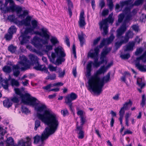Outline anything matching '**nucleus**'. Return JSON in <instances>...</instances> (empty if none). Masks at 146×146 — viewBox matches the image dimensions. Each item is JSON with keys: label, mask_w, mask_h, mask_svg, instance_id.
<instances>
[{"label": "nucleus", "mask_w": 146, "mask_h": 146, "mask_svg": "<svg viewBox=\"0 0 146 146\" xmlns=\"http://www.w3.org/2000/svg\"><path fill=\"white\" fill-rule=\"evenodd\" d=\"M106 56L101 54L100 58L101 60L100 62L102 64L104 63V62H106V64L107 63V61L106 60Z\"/></svg>", "instance_id": "obj_56"}, {"label": "nucleus", "mask_w": 146, "mask_h": 146, "mask_svg": "<svg viewBox=\"0 0 146 146\" xmlns=\"http://www.w3.org/2000/svg\"><path fill=\"white\" fill-rule=\"evenodd\" d=\"M13 67V75L16 77H18L20 73V71L19 70L21 69V68L18 64L14 65Z\"/></svg>", "instance_id": "obj_21"}, {"label": "nucleus", "mask_w": 146, "mask_h": 146, "mask_svg": "<svg viewBox=\"0 0 146 146\" xmlns=\"http://www.w3.org/2000/svg\"><path fill=\"white\" fill-rule=\"evenodd\" d=\"M126 24H123L117 31L116 36L117 38L119 39H124V36L122 35L126 31Z\"/></svg>", "instance_id": "obj_11"}, {"label": "nucleus", "mask_w": 146, "mask_h": 146, "mask_svg": "<svg viewBox=\"0 0 146 146\" xmlns=\"http://www.w3.org/2000/svg\"><path fill=\"white\" fill-rule=\"evenodd\" d=\"M84 15V12L82 11L80 14L79 21V25L80 27H82L86 25Z\"/></svg>", "instance_id": "obj_16"}, {"label": "nucleus", "mask_w": 146, "mask_h": 146, "mask_svg": "<svg viewBox=\"0 0 146 146\" xmlns=\"http://www.w3.org/2000/svg\"><path fill=\"white\" fill-rule=\"evenodd\" d=\"M31 24L32 25V27L34 29L36 28L38 26V22L35 20H32L31 21Z\"/></svg>", "instance_id": "obj_52"}, {"label": "nucleus", "mask_w": 146, "mask_h": 146, "mask_svg": "<svg viewBox=\"0 0 146 146\" xmlns=\"http://www.w3.org/2000/svg\"><path fill=\"white\" fill-rule=\"evenodd\" d=\"M85 36V35L82 32L80 34H78V38L80 42V45L81 47H82L84 43L85 40L84 37Z\"/></svg>", "instance_id": "obj_25"}, {"label": "nucleus", "mask_w": 146, "mask_h": 146, "mask_svg": "<svg viewBox=\"0 0 146 146\" xmlns=\"http://www.w3.org/2000/svg\"><path fill=\"white\" fill-rule=\"evenodd\" d=\"M78 96L74 92L71 93L65 97V102L68 106L70 110L72 111H73L74 110L72 106L73 103L72 102L76 100Z\"/></svg>", "instance_id": "obj_5"}, {"label": "nucleus", "mask_w": 146, "mask_h": 146, "mask_svg": "<svg viewBox=\"0 0 146 146\" xmlns=\"http://www.w3.org/2000/svg\"><path fill=\"white\" fill-rule=\"evenodd\" d=\"M22 10V8L19 6L17 5L15 10L17 14H20Z\"/></svg>", "instance_id": "obj_58"}, {"label": "nucleus", "mask_w": 146, "mask_h": 146, "mask_svg": "<svg viewBox=\"0 0 146 146\" xmlns=\"http://www.w3.org/2000/svg\"><path fill=\"white\" fill-rule=\"evenodd\" d=\"M110 73H108L100 80V77L97 75L91 76L88 80V90H92L95 93L100 94L102 91V88L105 83L109 81Z\"/></svg>", "instance_id": "obj_2"}, {"label": "nucleus", "mask_w": 146, "mask_h": 146, "mask_svg": "<svg viewBox=\"0 0 146 146\" xmlns=\"http://www.w3.org/2000/svg\"><path fill=\"white\" fill-rule=\"evenodd\" d=\"M52 44L53 46H55L56 44H59V42L57 38L54 36H52L50 39Z\"/></svg>", "instance_id": "obj_33"}, {"label": "nucleus", "mask_w": 146, "mask_h": 146, "mask_svg": "<svg viewBox=\"0 0 146 146\" xmlns=\"http://www.w3.org/2000/svg\"><path fill=\"white\" fill-rule=\"evenodd\" d=\"M4 106L7 108H9L11 106L12 103L9 99L5 100L3 102Z\"/></svg>", "instance_id": "obj_35"}, {"label": "nucleus", "mask_w": 146, "mask_h": 146, "mask_svg": "<svg viewBox=\"0 0 146 146\" xmlns=\"http://www.w3.org/2000/svg\"><path fill=\"white\" fill-rule=\"evenodd\" d=\"M7 19L11 22L18 24L19 23V21L17 18H15L14 15H10L8 16Z\"/></svg>", "instance_id": "obj_27"}, {"label": "nucleus", "mask_w": 146, "mask_h": 146, "mask_svg": "<svg viewBox=\"0 0 146 146\" xmlns=\"http://www.w3.org/2000/svg\"><path fill=\"white\" fill-rule=\"evenodd\" d=\"M6 146H17V145L14 144V140L11 137H9L7 139L6 141Z\"/></svg>", "instance_id": "obj_29"}, {"label": "nucleus", "mask_w": 146, "mask_h": 146, "mask_svg": "<svg viewBox=\"0 0 146 146\" xmlns=\"http://www.w3.org/2000/svg\"><path fill=\"white\" fill-rule=\"evenodd\" d=\"M142 79L141 78L138 79L137 80V84L140 87L141 89H142L145 85V84L142 82Z\"/></svg>", "instance_id": "obj_49"}, {"label": "nucleus", "mask_w": 146, "mask_h": 146, "mask_svg": "<svg viewBox=\"0 0 146 146\" xmlns=\"http://www.w3.org/2000/svg\"><path fill=\"white\" fill-rule=\"evenodd\" d=\"M143 51V50L142 48H137L136 51L135 52V55L136 56L138 55L139 54L141 53Z\"/></svg>", "instance_id": "obj_63"}, {"label": "nucleus", "mask_w": 146, "mask_h": 146, "mask_svg": "<svg viewBox=\"0 0 146 146\" xmlns=\"http://www.w3.org/2000/svg\"><path fill=\"white\" fill-rule=\"evenodd\" d=\"M84 124H80L79 125V122H77L76 129H75V132L78 134V137L79 139H82L84 137V132L83 130V125Z\"/></svg>", "instance_id": "obj_10"}, {"label": "nucleus", "mask_w": 146, "mask_h": 146, "mask_svg": "<svg viewBox=\"0 0 146 146\" xmlns=\"http://www.w3.org/2000/svg\"><path fill=\"white\" fill-rule=\"evenodd\" d=\"M13 35L8 33L6 34L5 36V38L7 40H10L12 38Z\"/></svg>", "instance_id": "obj_61"}, {"label": "nucleus", "mask_w": 146, "mask_h": 146, "mask_svg": "<svg viewBox=\"0 0 146 146\" xmlns=\"http://www.w3.org/2000/svg\"><path fill=\"white\" fill-rule=\"evenodd\" d=\"M106 44H107V40L106 38H104L100 42L99 47L100 48H101Z\"/></svg>", "instance_id": "obj_53"}, {"label": "nucleus", "mask_w": 146, "mask_h": 146, "mask_svg": "<svg viewBox=\"0 0 146 146\" xmlns=\"http://www.w3.org/2000/svg\"><path fill=\"white\" fill-rule=\"evenodd\" d=\"M92 61H89L87 65L86 76L87 78L90 76L91 75V72L92 70Z\"/></svg>", "instance_id": "obj_18"}, {"label": "nucleus", "mask_w": 146, "mask_h": 146, "mask_svg": "<svg viewBox=\"0 0 146 146\" xmlns=\"http://www.w3.org/2000/svg\"><path fill=\"white\" fill-rule=\"evenodd\" d=\"M21 111L22 113L26 114H27L30 112V111L27 107L23 105L21 106Z\"/></svg>", "instance_id": "obj_48"}, {"label": "nucleus", "mask_w": 146, "mask_h": 146, "mask_svg": "<svg viewBox=\"0 0 146 146\" xmlns=\"http://www.w3.org/2000/svg\"><path fill=\"white\" fill-rule=\"evenodd\" d=\"M113 15V13H111L109 15L107 18L103 20L99 23L100 29H103L102 35L104 36L106 35L108 33V23L112 24L113 22L114 19L112 18Z\"/></svg>", "instance_id": "obj_4"}, {"label": "nucleus", "mask_w": 146, "mask_h": 146, "mask_svg": "<svg viewBox=\"0 0 146 146\" xmlns=\"http://www.w3.org/2000/svg\"><path fill=\"white\" fill-rule=\"evenodd\" d=\"M129 104L130 106H132V102L130 100H129L128 102H125V104H123V106L121 108H123V109L125 110H127L128 108V105Z\"/></svg>", "instance_id": "obj_44"}, {"label": "nucleus", "mask_w": 146, "mask_h": 146, "mask_svg": "<svg viewBox=\"0 0 146 146\" xmlns=\"http://www.w3.org/2000/svg\"><path fill=\"white\" fill-rule=\"evenodd\" d=\"M107 70L106 68L104 66H102L98 70L96 71V74L94 75H97L98 76V75L104 73L105 72H106Z\"/></svg>", "instance_id": "obj_31"}, {"label": "nucleus", "mask_w": 146, "mask_h": 146, "mask_svg": "<svg viewBox=\"0 0 146 146\" xmlns=\"http://www.w3.org/2000/svg\"><path fill=\"white\" fill-rule=\"evenodd\" d=\"M34 29L32 27L27 28H26L23 34L28 35L29 33H31L33 32Z\"/></svg>", "instance_id": "obj_45"}, {"label": "nucleus", "mask_w": 146, "mask_h": 146, "mask_svg": "<svg viewBox=\"0 0 146 146\" xmlns=\"http://www.w3.org/2000/svg\"><path fill=\"white\" fill-rule=\"evenodd\" d=\"M14 90L15 93L18 95L20 96L21 98L22 102H24V98H26L27 96V95H23L22 94V93L19 89L18 88H15Z\"/></svg>", "instance_id": "obj_24"}, {"label": "nucleus", "mask_w": 146, "mask_h": 146, "mask_svg": "<svg viewBox=\"0 0 146 146\" xmlns=\"http://www.w3.org/2000/svg\"><path fill=\"white\" fill-rule=\"evenodd\" d=\"M146 100V98L145 95L143 94L142 96V101L140 104L142 107H143L145 104Z\"/></svg>", "instance_id": "obj_55"}, {"label": "nucleus", "mask_w": 146, "mask_h": 146, "mask_svg": "<svg viewBox=\"0 0 146 146\" xmlns=\"http://www.w3.org/2000/svg\"><path fill=\"white\" fill-rule=\"evenodd\" d=\"M48 74V76L46 78V79L50 80H53L56 79V75L55 74H50L47 73Z\"/></svg>", "instance_id": "obj_46"}, {"label": "nucleus", "mask_w": 146, "mask_h": 146, "mask_svg": "<svg viewBox=\"0 0 146 146\" xmlns=\"http://www.w3.org/2000/svg\"><path fill=\"white\" fill-rule=\"evenodd\" d=\"M29 14V11L27 10H25L23 11V13L22 14H20L18 15L19 18H21V19L25 18L26 16Z\"/></svg>", "instance_id": "obj_47"}, {"label": "nucleus", "mask_w": 146, "mask_h": 146, "mask_svg": "<svg viewBox=\"0 0 146 146\" xmlns=\"http://www.w3.org/2000/svg\"><path fill=\"white\" fill-rule=\"evenodd\" d=\"M27 96L26 98H24V102H22L24 104H27L33 106H36L38 104V103H36V102L37 100L35 98L33 97H28L30 95L29 94H27Z\"/></svg>", "instance_id": "obj_12"}, {"label": "nucleus", "mask_w": 146, "mask_h": 146, "mask_svg": "<svg viewBox=\"0 0 146 146\" xmlns=\"http://www.w3.org/2000/svg\"><path fill=\"white\" fill-rule=\"evenodd\" d=\"M143 0H137L135 1L133 4V3L134 0H127L120 1V5L122 7L125 5H129L130 7H133V5H138L143 3Z\"/></svg>", "instance_id": "obj_6"}, {"label": "nucleus", "mask_w": 146, "mask_h": 146, "mask_svg": "<svg viewBox=\"0 0 146 146\" xmlns=\"http://www.w3.org/2000/svg\"><path fill=\"white\" fill-rule=\"evenodd\" d=\"M133 35V32L130 30L128 31L127 32L124 36V39L123 40L126 42H127L129 39V38H132Z\"/></svg>", "instance_id": "obj_23"}, {"label": "nucleus", "mask_w": 146, "mask_h": 146, "mask_svg": "<svg viewBox=\"0 0 146 146\" xmlns=\"http://www.w3.org/2000/svg\"><path fill=\"white\" fill-rule=\"evenodd\" d=\"M20 97H19L17 95L14 96L11 99L12 101L13 102L15 103H18L19 102V99L20 98Z\"/></svg>", "instance_id": "obj_54"}, {"label": "nucleus", "mask_w": 146, "mask_h": 146, "mask_svg": "<svg viewBox=\"0 0 146 146\" xmlns=\"http://www.w3.org/2000/svg\"><path fill=\"white\" fill-rule=\"evenodd\" d=\"M19 58L20 61L19 62V63L21 66H23L21 68L22 71L25 70L30 68V65L27 64L28 62L27 58L25 56L23 55L20 56Z\"/></svg>", "instance_id": "obj_9"}, {"label": "nucleus", "mask_w": 146, "mask_h": 146, "mask_svg": "<svg viewBox=\"0 0 146 146\" xmlns=\"http://www.w3.org/2000/svg\"><path fill=\"white\" fill-rule=\"evenodd\" d=\"M61 113L64 117L68 115L69 114V113L67 110L65 109L61 111Z\"/></svg>", "instance_id": "obj_64"}, {"label": "nucleus", "mask_w": 146, "mask_h": 146, "mask_svg": "<svg viewBox=\"0 0 146 146\" xmlns=\"http://www.w3.org/2000/svg\"><path fill=\"white\" fill-rule=\"evenodd\" d=\"M48 68L51 72L55 71L57 70L56 67H54L51 64H49L48 65Z\"/></svg>", "instance_id": "obj_62"}, {"label": "nucleus", "mask_w": 146, "mask_h": 146, "mask_svg": "<svg viewBox=\"0 0 146 146\" xmlns=\"http://www.w3.org/2000/svg\"><path fill=\"white\" fill-rule=\"evenodd\" d=\"M40 32L38 31H34V33L44 38L45 39H43L38 37L35 36L34 37L32 41V44L36 48L39 49L41 48L43 46L40 42H42L44 44H47L50 38L49 32L46 28H42L40 29Z\"/></svg>", "instance_id": "obj_3"}, {"label": "nucleus", "mask_w": 146, "mask_h": 146, "mask_svg": "<svg viewBox=\"0 0 146 146\" xmlns=\"http://www.w3.org/2000/svg\"><path fill=\"white\" fill-rule=\"evenodd\" d=\"M10 84L12 86H16L18 87L19 86V82L17 80L14 78H10Z\"/></svg>", "instance_id": "obj_34"}, {"label": "nucleus", "mask_w": 146, "mask_h": 146, "mask_svg": "<svg viewBox=\"0 0 146 146\" xmlns=\"http://www.w3.org/2000/svg\"><path fill=\"white\" fill-rule=\"evenodd\" d=\"M77 114L80 115V123L84 124L86 122V117L83 115V111L82 110H80L77 112Z\"/></svg>", "instance_id": "obj_20"}, {"label": "nucleus", "mask_w": 146, "mask_h": 146, "mask_svg": "<svg viewBox=\"0 0 146 146\" xmlns=\"http://www.w3.org/2000/svg\"><path fill=\"white\" fill-rule=\"evenodd\" d=\"M35 109L37 112V117L44 124L48 125L58 126V119L56 114L50 109L47 108L45 104L39 102Z\"/></svg>", "instance_id": "obj_1"}, {"label": "nucleus", "mask_w": 146, "mask_h": 146, "mask_svg": "<svg viewBox=\"0 0 146 146\" xmlns=\"http://www.w3.org/2000/svg\"><path fill=\"white\" fill-rule=\"evenodd\" d=\"M40 126V121L38 119L36 120L35 122V127L34 129L36 130L37 128Z\"/></svg>", "instance_id": "obj_50"}, {"label": "nucleus", "mask_w": 146, "mask_h": 146, "mask_svg": "<svg viewBox=\"0 0 146 146\" xmlns=\"http://www.w3.org/2000/svg\"><path fill=\"white\" fill-rule=\"evenodd\" d=\"M5 133V130L0 126V139H3Z\"/></svg>", "instance_id": "obj_57"}, {"label": "nucleus", "mask_w": 146, "mask_h": 146, "mask_svg": "<svg viewBox=\"0 0 146 146\" xmlns=\"http://www.w3.org/2000/svg\"><path fill=\"white\" fill-rule=\"evenodd\" d=\"M146 56V51L140 56L136 58L135 60L136 67L140 71L142 72L146 71V68H145L143 66L141 65L140 64V61L143 60Z\"/></svg>", "instance_id": "obj_7"}, {"label": "nucleus", "mask_w": 146, "mask_h": 146, "mask_svg": "<svg viewBox=\"0 0 146 146\" xmlns=\"http://www.w3.org/2000/svg\"><path fill=\"white\" fill-rule=\"evenodd\" d=\"M16 31L17 29L16 27L14 26H12L9 29L8 33L13 35L14 33H16Z\"/></svg>", "instance_id": "obj_42"}, {"label": "nucleus", "mask_w": 146, "mask_h": 146, "mask_svg": "<svg viewBox=\"0 0 146 146\" xmlns=\"http://www.w3.org/2000/svg\"><path fill=\"white\" fill-rule=\"evenodd\" d=\"M111 48H104L101 53V55L106 56V55L109 53L111 50Z\"/></svg>", "instance_id": "obj_39"}, {"label": "nucleus", "mask_w": 146, "mask_h": 146, "mask_svg": "<svg viewBox=\"0 0 146 146\" xmlns=\"http://www.w3.org/2000/svg\"><path fill=\"white\" fill-rule=\"evenodd\" d=\"M124 15L123 13H121L119 15L118 22L116 23V26L118 25L119 23L122 22L124 17Z\"/></svg>", "instance_id": "obj_43"}, {"label": "nucleus", "mask_w": 146, "mask_h": 146, "mask_svg": "<svg viewBox=\"0 0 146 146\" xmlns=\"http://www.w3.org/2000/svg\"><path fill=\"white\" fill-rule=\"evenodd\" d=\"M125 110L121 108L119 112V118H123L125 112Z\"/></svg>", "instance_id": "obj_59"}, {"label": "nucleus", "mask_w": 146, "mask_h": 146, "mask_svg": "<svg viewBox=\"0 0 146 146\" xmlns=\"http://www.w3.org/2000/svg\"><path fill=\"white\" fill-rule=\"evenodd\" d=\"M8 7H6L3 4H1L0 6V9L2 13H5L9 12Z\"/></svg>", "instance_id": "obj_37"}, {"label": "nucleus", "mask_w": 146, "mask_h": 146, "mask_svg": "<svg viewBox=\"0 0 146 146\" xmlns=\"http://www.w3.org/2000/svg\"><path fill=\"white\" fill-rule=\"evenodd\" d=\"M18 24L20 25H24L26 26H29L31 25L30 23L25 19L21 21H19V23Z\"/></svg>", "instance_id": "obj_38"}, {"label": "nucleus", "mask_w": 146, "mask_h": 146, "mask_svg": "<svg viewBox=\"0 0 146 146\" xmlns=\"http://www.w3.org/2000/svg\"><path fill=\"white\" fill-rule=\"evenodd\" d=\"M57 57L58 58L55 61V59L56 58V55L54 52H52L51 53V57L49 56L50 62L56 65H58L61 64L62 62L65 61V59L64 58V57Z\"/></svg>", "instance_id": "obj_8"}, {"label": "nucleus", "mask_w": 146, "mask_h": 146, "mask_svg": "<svg viewBox=\"0 0 146 146\" xmlns=\"http://www.w3.org/2000/svg\"><path fill=\"white\" fill-rule=\"evenodd\" d=\"M94 59V62L92 61V64L93 66L94 67L98 68L102 64L100 61L98 62V57L91 58Z\"/></svg>", "instance_id": "obj_32"}, {"label": "nucleus", "mask_w": 146, "mask_h": 146, "mask_svg": "<svg viewBox=\"0 0 146 146\" xmlns=\"http://www.w3.org/2000/svg\"><path fill=\"white\" fill-rule=\"evenodd\" d=\"M26 139V141L23 139L19 141L17 146H31L30 138L29 137H27Z\"/></svg>", "instance_id": "obj_14"}, {"label": "nucleus", "mask_w": 146, "mask_h": 146, "mask_svg": "<svg viewBox=\"0 0 146 146\" xmlns=\"http://www.w3.org/2000/svg\"><path fill=\"white\" fill-rule=\"evenodd\" d=\"M55 53L57 57H65L66 55L64 49L60 46H58L54 49Z\"/></svg>", "instance_id": "obj_13"}, {"label": "nucleus", "mask_w": 146, "mask_h": 146, "mask_svg": "<svg viewBox=\"0 0 146 146\" xmlns=\"http://www.w3.org/2000/svg\"><path fill=\"white\" fill-rule=\"evenodd\" d=\"M94 52H89L88 56L90 58L98 57V54L99 52V48L97 46L94 49Z\"/></svg>", "instance_id": "obj_19"}, {"label": "nucleus", "mask_w": 146, "mask_h": 146, "mask_svg": "<svg viewBox=\"0 0 146 146\" xmlns=\"http://www.w3.org/2000/svg\"><path fill=\"white\" fill-rule=\"evenodd\" d=\"M53 86L52 84H50L46 86L43 87H42V88L44 90H47L49 91V90H50V89Z\"/></svg>", "instance_id": "obj_60"}, {"label": "nucleus", "mask_w": 146, "mask_h": 146, "mask_svg": "<svg viewBox=\"0 0 146 146\" xmlns=\"http://www.w3.org/2000/svg\"><path fill=\"white\" fill-rule=\"evenodd\" d=\"M135 46V43L133 42H129V43L125 47L124 51H132L133 50V47Z\"/></svg>", "instance_id": "obj_22"}, {"label": "nucleus", "mask_w": 146, "mask_h": 146, "mask_svg": "<svg viewBox=\"0 0 146 146\" xmlns=\"http://www.w3.org/2000/svg\"><path fill=\"white\" fill-rule=\"evenodd\" d=\"M29 59L33 64H35L38 62V58L37 56L33 54H30L29 55Z\"/></svg>", "instance_id": "obj_28"}, {"label": "nucleus", "mask_w": 146, "mask_h": 146, "mask_svg": "<svg viewBox=\"0 0 146 146\" xmlns=\"http://www.w3.org/2000/svg\"><path fill=\"white\" fill-rule=\"evenodd\" d=\"M120 40V41H117L115 43V49L116 50L119 48L123 44L127 43L123 39Z\"/></svg>", "instance_id": "obj_30"}, {"label": "nucleus", "mask_w": 146, "mask_h": 146, "mask_svg": "<svg viewBox=\"0 0 146 146\" xmlns=\"http://www.w3.org/2000/svg\"><path fill=\"white\" fill-rule=\"evenodd\" d=\"M35 66L33 67L34 69L41 71H44V72L49 74V72H48L47 68L45 66L40 64L38 62L35 63Z\"/></svg>", "instance_id": "obj_15"}, {"label": "nucleus", "mask_w": 146, "mask_h": 146, "mask_svg": "<svg viewBox=\"0 0 146 146\" xmlns=\"http://www.w3.org/2000/svg\"><path fill=\"white\" fill-rule=\"evenodd\" d=\"M16 6L17 5H15L14 2L13 1V3L10 4L9 6L8 7L9 12H15V10Z\"/></svg>", "instance_id": "obj_36"}, {"label": "nucleus", "mask_w": 146, "mask_h": 146, "mask_svg": "<svg viewBox=\"0 0 146 146\" xmlns=\"http://www.w3.org/2000/svg\"><path fill=\"white\" fill-rule=\"evenodd\" d=\"M3 70L5 73H9L11 72V68L10 66L6 65L3 68Z\"/></svg>", "instance_id": "obj_40"}, {"label": "nucleus", "mask_w": 146, "mask_h": 146, "mask_svg": "<svg viewBox=\"0 0 146 146\" xmlns=\"http://www.w3.org/2000/svg\"><path fill=\"white\" fill-rule=\"evenodd\" d=\"M17 47L11 44L8 47V50L12 53H14L16 50Z\"/></svg>", "instance_id": "obj_41"}, {"label": "nucleus", "mask_w": 146, "mask_h": 146, "mask_svg": "<svg viewBox=\"0 0 146 146\" xmlns=\"http://www.w3.org/2000/svg\"><path fill=\"white\" fill-rule=\"evenodd\" d=\"M114 38V36L113 34H112L109 38H106L107 40V44H109L111 43L113 41Z\"/></svg>", "instance_id": "obj_51"}, {"label": "nucleus", "mask_w": 146, "mask_h": 146, "mask_svg": "<svg viewBox=\"0 0 146 146\" xmlns=\"http://www.w3.org/2000/svg\"><path fill=\"white\" fill-rule=\"evenodd\" d=\"M26 48L28 49H29L30 51H32L33 52L36 53L37 54L39 55L42 56L43 55V54L42 52L39 50H37L33 48L30 45H27Z\"/></svg>", "instance_id": "obj_26"}, {"label": "nucleus", "mask_w": 146, "mask_h": 146, "mask_svg": "<svg viewBox=\"0 0 146 146\" xmlns=\"http://www.w3.org/2000/svg\"><path fill=\"white\" fill-rule=\"evenodd\" d=\"M20 37H22V39L21 41V44L22 45L28 43L30 38V36L27 35L23 34Z\"/></svg>", "instance_id": "obj_17"}]
</instances>
